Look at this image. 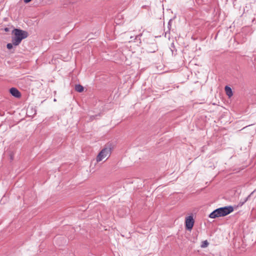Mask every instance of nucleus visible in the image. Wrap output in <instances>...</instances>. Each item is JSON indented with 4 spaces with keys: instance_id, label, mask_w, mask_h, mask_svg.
Listing matches in <instances>:
<instances>
[{
    "instance_id": "obj_1",
    "label": "nucleus",
    "mask_w": 256,
    "mask_h": 256,
    "mask_svg": "<svg viewBox=\"0 0 256 256\" xmlns=\"http://www.w3.org/2000/svg\"><path fill=\"white\" fill-rule=\"evenodd\" d=\"M13 36L12 37V42L14 46L20 44L23 39L26 38L28 34L26 31L15 28L12 32Z\"/></svg>"
},
{
    "instance_id": "obj_2",
    "label": "nucleus",
    "mask_w": 256,
    "mask_h": 256,
    "mask_svg": "<svg viewBox=\"0 0 256 256\" xmlns=\"http://www.w3.org/2000/svg\"><path fill=\"white\" fill-rule=\"evenodd\" d=\"M234 211V208L232 206H228L220 208L213 211L209 215V217L212 218H215L218 217L224 216Z\"/></svg>"
},
{
    "instance_id": "obj_3",
    "label": "nucleus",
    "mask_w": 256,
    "mask_h": 256,
    "mask_svg": "<svg viewBox=\"0 0 256 256\" xmlns=\"http://www.w3.org/2000/svg\"><path fill=\"white\" fill-rule=\"evenodd\" d=\"M112 148L110 147L104 148L98 154L96 158V161L99 162L101 161H106L110 156Z\"/></svg>"
},
{
    "instance_id": "obj_4",
    "label": "nucleus",
    "mask_w": 256,
    "mask_h": 256,
    "mask_svg": "<svg viewBox=\"0 0 256 256\" xmlns=\"http://www.w3.org/2000/svg\"><path fill=\"white\" fill-rule=\"evenodd\" d=\"M194 219L193 216H188L186 217L185 224L186 228V230H191L194 226Z\"/></svg>"
},
{
    "instance_id": "obj_5",
    "label": "nucleus",
    "mask_w": 256,
    "mask_h": 256,
    "mask_svg": "<svg viewBox=\"0 0 256 256\" xmlns=\"http://www.w3.org/2000/svg\"><path fill=\"white\" fill-rule=\"evenodd\" d=\"M10 92L16 98H20L21 96L20 92L18 89L14 88H12L10 90Z\"/></svg>"
},
{
    "instance_id": "obj_6",
    "label": "nucleus",
    "mask_w": 256,
    "mask_h": 256,
    "mask_svg": "<svg viewBox=\"0 0 256 256\" xmlns=\"http://www.w3.org/2000/svg\"><path fill=\"white\" fill-rule=\"evenodd\" d=\"M224 90L226 95L228 96L229 98H231L232 96L233 92L232 90V88L230 87L226 86L224 88Z\"/></svg>"
},
{
    "instance_id": "obj_7",
    "label": "nucleus",
    "mask_w": 256,
    "mask_h": 256,
    "mask_svg": "<svg viewBox=\"0 0 256 256\" xmlns=\"http://www.w3.org/2000/svg\"><path fill=\"white\" fill-rule=\"evenodd\" d=\"M75 90L78 92H82L84 91V88L80 84H76L75 86Z\"/></svg>"
},
{
    "instance_id": "obj_8",
    "label": "nucleus",
    "mask_w": 256,
    "mask_h": 256,
    "mask_svg": "<svg viewBox=\"0 0 256 256\" xmlns=\"http://www.w3.org/2000/svg\"><path fill=\"white\" fill-rule=\"evenodd\" d=\"M208 242L206 240L202 242V244H201V247L202 248H206L208 246Z\"/></svg>"
},
{
    "instance_id": "obj_9",
    "label": "nucleus",
    "mask_w": 256,
    "mask_h": 256,
    "mask_svg": "<svg viewBox=\"0 0 256 256\" xmlns=\"http://www.w3.org/2000/svg\"><path fill=\"white\" fill-rule=\"evenodd\" d=\"M13 46H14V45L13 44L12 42V44L8 43L7 44L6 47L8 49L10 50L12 48Z\"/></svg>"
},
{
    "instance_id": "obj_10",
    "label": "nucleus",
    "mask_w": 256,
    "mask_h": 256,
    "mask_svg": "<svg viewBox=\"0 0 256 256\" xmlns=\"http://www.w3.org/2000/svg\"><path fill=\"white\" fill-rule=\"evenodd\" d=\"M32 0H24V2L26 4L30 2Z\"/></svg>"
},
{
    "instance_id": "obj_11",
    "label": "nucleus",
    "mask_w": 256,
    "mask_h": 256,
    "mask_svg": "<svg viewBox=\"0 0 256 256\" xmlns=\"http://www.w3.org/2000/svg\"><path fill=\"white\" fill-rule=\"evenodd\" d=\"M4 30H5L6 32H8V28H4Z\"/></svg>"
},
{
    "instance_id": "obj_12",
    "label": "nucleus",
    "mask_w": 256,
    "mask_h": 256,
    "mask_svg": "<svg viewBox=\"0 0 256 256\" xmlns=\"http://www.w3.org/2000/svg\"><path fill=\"white\" fill-rule=\"evenodd\" d=\"M10 158H11L12 160V159H13V156H12V155H11V156H10Z\"/></svg>"
}]
</instances>
